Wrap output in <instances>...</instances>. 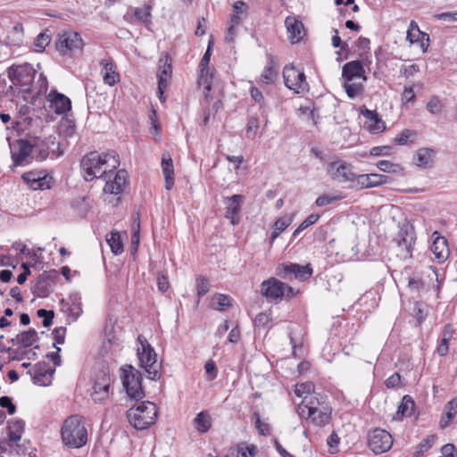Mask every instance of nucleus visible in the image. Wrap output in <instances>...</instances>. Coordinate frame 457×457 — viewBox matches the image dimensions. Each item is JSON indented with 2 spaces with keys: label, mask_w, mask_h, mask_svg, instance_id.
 <instances>
[{
  "label": "nucleus",
  "mask_w": 457,
  "mask_h": 457,
  "mask_svg": "<svg viewBox=\"0 0 457 457\" xmlns=\"http://www.w3.org/2000/svg\"><path fill=\"white\" fill-rule=\"evenodd\" d=\"M195 287L197 291L198 300H200L204 295H205L209 292V279L202 275H199L195 279Z\"/></svg>",
  "instance_id": "49"
},
{
  "label": "nucleus",
  "mask_w": 457,
  "mask_h": 457,
  "mask_svg": "<svg viewBox=\"0 0 457 457\" xmlns=\"http://www.w3.org/2000/svg\"><path fill=\"white\" fill-rule=\"evenodd\" d=\"M157 413L155 403L142 401L130 407L126 412V417L132 427L137 430H144L155 423Z\"/></svg>",
  "instance_id": "3"
},
{
  "label": "nucleus",
  "mask_w": 457,
  "mask_h": 457,
  "mask_svg": "<svg viewBox=\"0 0 457 457\" xmlns=\"http://www.w3.org/2000/svg\"><path fill=\"white\" fill-rule=\"evenodd\" d=\"M391 179L388 176L370 173L358 175L356 183L353 185V187L356 190H361L366 188H372L382 186L388 183Z\"/></svg>",
  "instance_id": "18"
},
{
  "label": "nucleus",
  "mask_w": 457,
  "mask_h": 457,
  "mask_svg": "<svg viewBox=\"0 0 457 457\" xmlns=\"http://www.w3.org/2000/svg\"><path fill=\"white\" fill-rule=\"evenodd\" d=\"M425 287V283L422 278L419 275H414L413 277L409 278L408 280V287L411 291L420 292Z\"/></svg>",
  "instance_id": "62"
},
{
  "label": "nucleus",
  "mask_w": 457,
  "mask_h": 457,
  "mask_svg": "<svg viewBox=\"0 0 457 457\" xmlns=\"http://www.w3.org/2000/svg\"><path fill=\"white\" fill-rule=\"evenodd\" d=\"M105 181L104 187V192L105 194L120 195L129 183L128 171L124 169L119 170L115 173L113 179L110 178L105 179Z\"/></svg>",
  "instance_id": "17"
},
{
  "label": "nucleus",
  "mask_w": 457,
  "mask_h": 457,
  "mask_svg": "<svg viewBox=\"0 0 457 457\" xmlns=\"http://www.w3.org/2000/svg\"><path fill=\"white\" fill-rule=\"evenodd\" d=\"M436 439V435H428L427 437L423 438L420 441V443L416 446V450L413 453L412 457H422L424 453L428 452L429 449L432 448Z\"/></svg>",
  "instance_id": "44"
},
{
  "label": "nucleus",
  "mask_w": 457,
  "mask_h": 457,
  "mask_svg": "<svg viewBox=\"0 0 457 457\" xmlns=\"http://www.w3.org/2000/svg\"><path fill=\"white\" fill-rule=\"evenodd\" d=\"M341 199H342L341 196H335V195H332L329 194H323L316 199L315 204L318 207H323V206L329 205V204H331L337 201H339Z\"/></svg>",
  "instance_id": "58"
},
{
  "label": "nucleus",
  "mask_w": 457,
  "mask_h": 457,
  "mask_svg": "<svg viewBox=\"0 0 457 457\" xmlns=\"http://www.w3.org/2000/svg\"><path fill=\"white\" fill-rule=\"evenodd\" d=\"M111 378L109 370L102 369L96 374L91 397L95 403H102L109 396Z\"/></svg>",
  "instance_id": "12"
},
{
  "label": "nucleus",
  "mask_w": 457,
  "mask_h": 457,
  "mask_svg": "<svg viewBox=\"0 0 457 457\" xmlns=\"http://www.w3.org/2000/svg\"><path fill=\"white\" fill-rule=\"evenodd\" d=\"M345 91L351 99L361 95L364 92V86L361 83H347L344 84Z\"/></svg>",
  "instance_id": "48"
},
{
  "label": "nucleus",
  "mask_w": 457,
  "mask_h": 457,
  "mask_svg": "<svg viewBox=\"0 0 457 457\" xmlns=\"http://www.w3.org/2000/svg\"><path fill=\"white\" fill-rule=\"evenodd\" d=\"M55 372V369H52L45 361L38 362L34 365L33 372L27 371V374L31 376L32 381L37 386H48L51 384V377Z\"/></svg>",
  "instance_id": "20"
},
{
  "label": "nucleus",
  "mask_w": 457,
  "mask_h": 457,
  "mask_svg": "<svg viewBox=\"0 0 457 457\" xmlns=\"http://www.w3.org/2000/svg\"><path fill=\"white\" fill-rule=\"evenodd\" d=\"M415 135L416 133L414 131L405 129L394 138V143L398 145H404L408 143L409 139Z\"/></svg>",
  "instance_id": "60"
},
{
  "label": "nucleus",
  "mask_w": 457,
  "mask_h": 457,
  "mask_svg": "<svg viewBox=\"0 0 457 457\" xmlns=\"http://www.w3.org/2000/svg\"><path fill=\"white\" fill-rule=\"evenodd\" d=\"M23 181L33 190H45L52 187L53 177L44 170H32L21 176Z\"/></svg>",
  "instance_id": "14"
},
{
  "label": "nucleus",
  "mask_w": 457,
  "mask_h": 457,
  "mask_svg": "<svg viewBox=\"0 0 457 457\" xmlns=\"http://www.w3.org/2000/svg\"><path fill=\"white\" fill-rule=\"evenodd\" d=\"M378 169L383 172L398 173L403 171V167L400 164L393 163L387 160H380L376 163Z\"/></svg>",
  "instance_id": "47"
},
{
  "label": "nucleus",
  "mask_w": 457,
  "mask_h": 457,
  "mask_svg": "<svg viewBox=\"0 0 457 457\" xmlns=\"http://www.w3.org/2000/svg\"><path fill=\"white\" fill-rule=\"evenodd\" d=\"M244 199L245 197L242 195H233L226 198L227 206L225 217L230 220L232 225L239 223V212Z\"/></svg>",
  "instance_id": "25"
},
{
  "label": "nucleus",
  "mask_w": 457,
  "mask_h": 457,
  "mask_svg": "<svg viewBox=\"0 0 457 457\" xmlns=\"http://www.w3.org/2000/svg\"><path fill=\"white\" fill-rule=\"evenodd\" d=\"M444 411H445V416L449 420H453L455 415L457 414V399L453 398L450 400L445 405Z\"/></svg>",
  "instance_id": "64"
},
{
  "label": "nucleus",
  "mask_w": 457,
  "mask_h": 457,
  "mask_svg": "<svg viewBox=\"0 0 457 457\" xmlns=\"http://www.w3.org/2000/svg\"><path fill=\"white\" fill-rule=\"evenodd\" d=\"M103 169H101V179L104 180L112 178V172L120 166V157L115 151H109L100 154Z\"/></svg>",
  "instance_id": "24"
},
{
  "label": "nucleus",
  "mask_w": 457,
  "mask_h": 457,
  "mask_svg": "<svg viewBox=\"0 0 457 457\" xmlns=\"http://www.w3.org/2000/svg\"><path fill=\"white\" fill-rule=\"evenodd\" d=\"M431 251L439 263H444L450 256V248L447 239L441 236L438 231L432 233Z\"/></svg>",
  "instance_id": "22"
},
{
  "label": "nucleus",
  "mask_w": 457,
  "mask_h": 457,
  "mask_svg": "<svg viewBox=\"0 0 457 457\" xmlns=\"http://www.w3.org/2000/svg\"><path fill=\"white\" fill-rule=\"evenodd\" d=\"M39 318H43L42 325L45 328H49L53 324L54 312L53 310L39 309L37 312Z\"/></svg>",
  "instance_id": "57"
},
{
  "label": "nucleus",
  "mask_w": 457,
  "mask_h": 457,
  "mask_svg": "<svg viewBox=\"0 0 457 457\" xmlns=\"http://www.w3.org/2000/svg\"><path fill=\"white\" fill-rule=\"evenodd\" d=\"M392 445V436L386 430L378 428L369 432L368 446L375 454L389 451Z\"/></svg>",
  "instance_id": "9"
},
{
  "label": "nucleus",
  "mask_w": 457,
  "mask_h": 457,
  "mask_svg": "<svg viewBox=\"0 0 457 457\" xmlns=\"http://www.w3.org/2000/svg\"><path fill=\"white\" fill-rule=\"evenodd\" d=\"M122 372V385L128 395L137 401L145 397V391L142 386L143 375L132 365H126L120 369Z\"/></svg>",
  "instance_id": "5"
},
{
  "label": "nucleus",
  "mask_w": 457,
  "mask_h": 457,
  "mask_svg": "<svg viewBox=\"0 0 457 457\" xmlns=\"http://www.w3.org/2000/svg\"><path fill=\"white\" fill-rule=\"evenodd\" d=\"M313 394L314 395H311L309 398L307 396H304V399L303 401V406L298 407V412L300 415H303V413L305 412V409H307L308 412H311L312 411V407L318 409L323 404H328L327 401L328 396L326 395L315 393Z\"/></svg>",
  "instance_id": "32"
},
{
  "label": "nucleus",
  "mask_w": 457,
  "mask_h": 457,
  "mask_svg": "<svg viewBox=\"0 0 457 457\" xmlns=\"http://www.w3.org/2000/svg\"><path fill=\"white\" fill-rule=\"evenodd\" d=\"M420 34L421 31L420 30L418 23L415 21H411L407 30L406 39L411 44L418 43L420 41Z\"/></svg>",
  "instance_id": "50"
},
{
  "label": "nucleus",
  "mask_w": 457,
  "mask_h": 457,
  "mask_svg": "<svg viewBox=\"0 0 457 457\" xmlns=\"http://www.w3.org/2000/svg\"><path fill=\"white\" fill-rule=\"evenodd\" d=\"M100 154L96 151L87 153L80 161V169L83 178L87 181H92L95 179H101V169L103 162H101Z\"/></svg>",
  "instance_id": "10"
},
{
  "label": "nucleus",
  "mask_w": 457,
  "mask_h": 457,
  "mask_svg": "<svg viewBox=\"0 0 457 457\" xmlns=\"http://www.w3.org/2000/svg\"><path fill=\"white\" fill-rule=\"evenodd\" d=\"M106 242L111 247V251L114 255H120L123 253L124 245L119 231L112 230L109 234H107Z\"/></svg>",
  "instance_id": "36"
},
{
  "label": "nucleus",
  "mask_w": 457,
  "mask_h": 457,
  "mask_svg": "<svg viewBox=\"0 0 457 457\" xmlns=\"http://www.w3.org/2000/svg\"><path fill=\"white\" fill-rule=\"evenodd\" d=\"M285 25L289 34L288 38L292 44L301 41L303 38L302 32L303 30V24L295 17L287 16L285 20Z\"/></svg>",
  "instance_id": "30"
},
{
  "label": "nucleus",
  "mask_w": 457,
  "mask_h": 457,
  "mask_svg": "<svg viewBox=\"0 0 457 457\" xmlns=\"http://www.w3.org/2000/svg\"><path fill=\"white\" fill-rule=\"evenodd\" d=\"M293 221V216H283L278 218L273 224V228L283 232Z\"/></svg>",
  "instance_id": "63"
},
{
  "label": "nucleus",
  "mask_w": 457,
  "mask_h": 457,
  "mask_svg": "<svg viewBox=\"0 0 457 457\" xmlns=\"http://www.w3.org/2000/svg\"><path fill=\"white\" fill-rule=\"evenodd\" d=\"M436 151L429 147H422L417 151L416 164L420 168H431L434 164Z\"/></svg>",
  "instance_id": "35"
},
{
  "label": "nucleus",
  "mask_w": 457,
  "mask_h": 457,
  "mask_svg": "<svg viewBox=\"0 0 457 457\" xmlns=\"http://www.w3.org/2000/svg\"><path fill=\"white\" fill-rule=\"evenodd\" d=\"M394 241L397 245V256L402 260L411 259L412 257L413 245L416 237L406 229H401Z\"/></svg>",
  "instance_id": "13"
},
{
  "label": "nucleus",
  "mask_w": 457,
  "mask_h": 457,
  "mask_svg": "<svg viewBox=\"0 0 457 457\" xmlns=\"http://www.w3.org/2000/svg\"><path fill=\"white\" fill-rule=\"evenodd\" d=\"M332 408L328 404H323L318 409L312 407L311 412H307L308 418L311 421L318 427H324L330 422Z\"/></svg>",
  "instance_id": "28"
},
{
  "label": "nucleus",
  "mask_w": 457,
  "mask_h": 457,
  "mask_svg": "<svg viewBox=\"0 0 457 457\" xmlns=\"http://www.w3.org/2000/svg\"><path fill=\"white\" fill-rule=\"evenodd\" d=\"M100 65L102 68V74L104 82L109 86H114L119 81V73L116 72V66L112 61L101 60Z\"/></svg>",
  "instance_id": "33"
},
{
  "label": "nucleus",
  "mask_w": 457,
  "mask_h": 457,
  "mask_svg": "<svg viewBox=\"0 0 457 457\" xmlns=\"http://www.w3.org/2000/svg\"><path fill=\"white\" fill-rule=\"evenodd\" d=\"M247 4L244 1H236L232 5L233 13L229 17L230 23L239 25L242 22L241 15H247Z\"/></svg>",
  "instance_id": "40"
},
{
  "label": "nucleus",
  "mask_w": 457,
  "mask_h": 457,
  "mask_svg": "<svg viewBox=\"0 0 457 457\" xmlns=\"http://www.w3.org/2000/svg\"><path fill=\"white\" fill-rule=\"evenodd\" d=\"M137 355L140 362V367L145 370L147 378L157 381L161 378V365L157 364V354L154 347L148 343L146 337L140 334L137 337Z\"/></svg>",
  "instance_id": "4"
},
{
  "label": "nucleus",
  "mask_w": 457,
  "mask_h": 457,
  "mask_svg": "<svg viewBox=\"0 0 457 457\" xmlns=\"http://www.w3.org/2000/svg\"><path fill=\"white\" fill-rule=\"evenodd\" d=\"M57 271L52 270L49 272L44 271L40 274L32 287V293L40 298L47 297L50 294L51 281L55 278Z\"/></svg>",
  "instance_id": "23"
},
{
  "label": "nucleus",
  "mask_w": 457,
  "mask_h": 457,
  "mask_svg": "<svg viewBox=\"0 0 457 457\" xmlns=\"http://www.w3.org/2000/svg\"><path fill=\"white\" fill-rule=\"evenodd\" d=\"M313 270L310 263L301 265L294 262H283L276 268V275L281 279L304 282L311 278Z\"/></svg>",
  "instance_id": "6"
},
{
  "label": "nucleus",
  "mask_w": 457,
  "mask_h": 457,
  "mask_svg": "<svg viewBox=\"0 0 457 457\" xmlns=\"http://www.w3.org/2000/svg\"><path fill=\"white\" fill-rule=\"evenodd\" d=\"M12 160L15 166L22 165L23 162L30 156L33 149H37V146L32 145L29 141L25 139H17L12 143H9Z\"/></svg>",
  "instance_id": "16"
},
{
  "label": "nucleus",
  "mask_w": 457,
  "mask_h": 457,
  "mask_svg": "<svg viewBox=\"0 0 457 457\" xmlns=\"http://www.w3.org/2000/svg\"><path fill=\"white\" fill-rule=\"evenodd\" d=\"M51 41L50 36L45 32L40 33L34 41L35 50L43 52Z\"/></svg>",
  "instance_id": "54"
},
{
  "label": "nucleus",
  "mask_w": 457,
  "mask_h": 457,
  "mask_svg": "<svg viewBox=\"0 0 457 457\" xmlns=\"http://www.w3.org/2000/svg\"><path fill=\"white\" fill-rule=\"evenodd\" d=\"M278 78V71L273 66L272 61H270L264 68V71L261 76V81L264 84L270 85L275 82Z\"/></svg>",
  "instance_id": "45"
},
{
  "label": "nucleus",
  "mask_w": 457,
  "mask_h": 457,
  "mask_svg": "<svg viewBox=\"0 0 457 457\" xmlns=\"http://www.w3.org/2000/svg\"><path fill=\"white\" fill-rule=\"evenodd\" d=\"M283 79L285 86L299 94L309 91V84L303 70H300L294 64H287L283 69Z\"/></svg>",
  "instance_id": "7"
},
{
  "label": "nucleus",
  "mask_w": 457,
  "mask_h": 457,
  "mask_svg": "<svg viewBox=\"0 0 457 457\" xmlns=\"http://www.w3.org/2000/svg\"><path fill=\"white\" fill-rule=\"evenodd\" d=\"M37 91L35 96H32V100L38 97L39 96L45 95L48 89V81L46 77L43 74H39V78L37 82Z\"/></svg>",
  "instance_id": "61"
},
{
  "label": "nucleus",
  "mask_w": 457,
  "mask_h": 457,
  "mask_svg": "<svg viewBox=\"0 0 457 457\" xmlns=\"http://www.w3.org/2000/svg\"><path fill=\"white\" fill-rule=\"evenodd\" d=\"M162 170L165 179V188L170 190L175 183L174 166L171 156L169 153H164L162 158Z\"/></svg>",
  "instance_id": "31"
},
{
  "label": "nucleus",
  "mask_w": 457,
  "mask_h": 457,
  "mask_svg": "<svg viewBox=\"0 0 457 457\" xmlns=\"http://www.w3.org/2000/svg\"><path fill=\"white\" fill-rule=\"evenodd\" d=\"M415 402L409 395H405L398 406L396 415L400 418H408L413 414Z\"/></svg>",
  "instance_id": "39"
},
{
  "label": "nucleus",
  "mask_w": 457,
  "mask_h": 457,
  "mask_svg": "<svg viewBox=\"0 0 457 457\" xmlns=\"http://www.w3.org/2000/svg\"><path fill=\"white\" fill-rule=\"evenodd\" d=\"M427 110L432 114H439L443 110V104L438 96H433L428 102Z\"/></svg>",
  "instance_id": "59"
},
{
  "label": "nucleus",
  "mask_w": 457,
  "mask_h": 457,
  "mask_svg": "<svg viewBox=\"0 0 457 457\" xmlns=\"http://www.w3.org/2000/svg\"><path fill=\"white\" fill-rule=\"evenodd\" d=\"M59 133L65 138L72 137L76 133L75 121L68 118H62L59 124Z\"/></svg>",
  "instance_id": "43"
},
{
  "label": "nucleus",
  "mask_w": 457,
  "mask_h": 457,
  "mask_svg": "<svg viewBox=\"0 0 457 457\" xmlns=\"http://www.w3.org/2000/svg\"><path fill=\"white\" fill-rule=\"evenodd\" d=\"M25 422L23 420H11L6 428L7 436L10 442H19L24 431Z\"/></svg>",
  "instance_id": "34"
},
{
  "label": "nucleus",
  "mask_w": 457,
  "mask_h": 457,
  "mask_svg": "<svg viewBox=\"0 0 457 457\" xmlns=\"http://www.w3.org/2000/svg\"><path fill=\"white\" fill-rule=\"evenodd\" d=\"M258 128H259L258 117L257 116H250L248 118L247 125H246V137L248 138L253 139Z\"/></svg>",
  "instance_id": "56"
},
{
  "label": "nucleus",
  "mask_w": 457,
  "mask_h": 457,
  "mask_svg": "<svg viewBox=\"0 0 457 457\" xmlns=\"http://www.w3.org/2000/svg\"><path fill=\"white\" fill-rule=\"evenodd\" d=\"M195 428L201 434L209 431L212 427V417L207 411L199 412L193 420Z\"/></svg>",
  "instance_id": "37"
},
{
  "label": "nucleus",
  "mask_w": 457,
  "mask_h": 457,
  "mask_svg": "<svg viewBox=\"0 0 457 457\" xmlns=\"http://www.w3.org/2000/svg\"><path fill=\"white\" fill-rule=\"evenodd\" d=\"M328 172L332 179L339 183H356L358 174L353 170V165L345 162H331L328 164Z\"/></svg>",
  "instance_id": "11"
},
{
  "label": "nucleus",
  "mask_w": 457,
  "mask_h": 457,
  "mask_svg": "<svg viewBox=\"0 0 457 457\" xmlns=\"http://www.w3.org/2000/svg\"><path fill=\"white\" fill-rule=\"evenodd\" d=\"M212 307L217 311H224L231 306L230 297L223 294H216L213 297Z\"/></svg>",
  "instance_id": "46"
},
{
  "label": "nucleus",
  "mask_w": 457,
  "mask_h": 457,
  "mask_svg": "<svg viewBox=\"0 0 457 457\" xmlns=\"http://www.w3.org/2000/svg\"><path fill=\"white\" fill-rule=\"evenodd\" d=\"M152 6L150 4H144L142 7H136L134 10V17L142 22L145 28L150 29L152 25Z\"/></svg>",
  "instance_id": "41"
},
{
  "label": "nucleus",
  "mask_w": 457,
  "mask_h": 457,
  "mask_svg": "<svg viewBox=\"0 0 457 457\" xmlns=\"http://www.w3.org/2000/svg\"><path fill=\"white\" fill-rule=\"evenodd\" d=\"M39 340L37 332L34 328L19 333L16 336L17 345L24 348L30 347L35 342Z\"/></svg>",
  "instance_id": "38"
},
{
  "label": "nucleus",
  "mask_w": 457,
  "mask_h": 457,
  "mask_svg": "<svg viewBox=\"0 0 457 457\" xmlns=\"http://www.w3.org/2000/svg\"><path fill=\"white\" fill-rule=\"evenodd\" d=\"M70 315L77 320L80 314L82 313V304L80 302V297L78 294H75L71 296V304L69 308Z\"/></svg>",
  "instance_id": "51"
},
{
  "label": "nucleus",
  "mask_w": 457,
  "mask_h": 457,
  "mask_svg": "<svg viewBox=\"0 0 457 457\" xmlns=\"http://www.w3.org/2000/svg\"><path fill=\"white\" fill-rule=\"evenodd\" d=\"M8 78L12 82L10 91L12 95L20 93L29 94L31 92L34 79L37 71L28 62L12 65L7 69Z\"/></svg>",
  "instance_id": "1"
},
{
  "label": "nucleus",
  "mask_w": 457,
  "mask_h": 457,
  "mask_svg": "<svg viewBox=\"0 0 457 457\" xmlns=\"http://www.w3.org/2000/svg\"><path fill=\"white\" fill-rule=\"evenodd\" d=\"M360 112L367 119L364 127L370 133L378 134L385 129V122L376 111H371L362 106L360 108Z\"/></svg>",
  "instance_id": "27"
},
{
  "label": "nucleus",
  "mask_w": 457,
  "mask_h": 457,
  "mask_svg": "<svg viewBox=\"0 0 457 457\" xmlns=\"http://www.w3.org/2000/svg\"><path fill=\"white\" fill-rule=\"evenodd\" d=\"M172 65L171 57L166 54L164 58L159 60L158 78V93L159 98L162 101L164 88L168 86V81L171 78Z\"/></svg>",
  "instance_id": "19"
},
{
  "label": "nucleus",
  "mask_w": 457,
  "mask_h": 457,
  "mask_svg": "<svg viewBox=\"0 0 457 457\" xmlns=\"http://www.w3.org/2000/svg\"><path fill=\"white\" fill-rule=\"evenodd\" d=\"M314 390L315 385L312 382L308 381L300 385H296L295 394L298 397H303L304 394L312 395L315 393Z\"/></svg>",
  "instance_id": "55"
},
{
  "label": "nucleus",
  "mask_w": 457,
  "mask_h": 457,
  "mask_svg": "<svg viewBox=\"0 0 457 457\" xmlns=\"http://www.w3.org/2000/svg\"><path fill=\"white\" fill-rule=\"evenodd\" d=\"M62 440L69 448H80L87 442V430L79 415L68 417L61 429Z\"/></svg>",
  "instance_id": "2"
},
{
  "label": "nucleus",
  "mask_w": 457,
  "mask_h": 457,
  "mask_svg": "<svg viewBox=\"0 0 457 457\" xmlns=\"http://www.w3.org/2000/svg\"><path fill=\"white\" fill-rule=\"evenodd\" d=\"M49 108L56 114H63L71 109V101L65 95L52 89L46 96Z\"/></svg>",
  "instance_id": "21"
},
{
  "label": "nucleus",
  "mask_w": 457,
  "mask_h": 457,
  "mask_svg": "<svg viewBox=\"0 0 457 457\" xmlns=\"http://www.w3.org/2000/svg\"><path fill=\"white\" fill-rule=\"evenodd\" d=\"M412 315L416 319L417 325L421 326L428 315V305L422 301L414 303Z\"/></svg>",
  "instance_id": "42"
},
{
  "label": "nucleus",
  "mask_w": 457,
  "mask_h": 457,
  "mask_svg": "<svg viewBox=\"0 0 457 457\" xmlns=\"http://www.w3.org/2000/svg\"><path fill=\"white\" fill-rule=\"evenodd\" d=\"M37 149H33L32 154H35V158L37 161H44L49 155V142L43 141L40 145L34 144Z\"/></svg>",
  "instance_id": "52"
},
{
  "label": "nucleus",
  "mask_w": 457,
  "mask_h": 457,
  "mask_svg": "<svg viewBox=\"0 0 457 457\" xmlns=\"http://www.w3.org/2000/svg\"><path fill=\"white\" fill-rule=\"evenodd\" d=\"M284 282L276 278H270L261 285L262 295L270 303H278L283 300Z\"/></svg>",
  "instance_id": "15"
},
{
  "label": "nucleus",
  "mask_w": 457,
  "mask_h": 457,
  "mask_svg": "<svg viewBox=\"0 0 457 457\" xmlns=\"http://www.w3.org/2000/svg\"><path fill=\"white\" fill-rule=\"evenodd\" d=\"M254 418L255 428L258 430V433L262 436H268L270 433V426L268 423L262 422L261 420V416L258 411H254L253 414Z\"/></svg>",
  "instance_id": "53"
},
{
  "label": "nucleus",
  "mask_w": 457,
  "mask_h": 457,
  "mask_svg": "<svg viewBox=\"0 0 457 457\" xmlns=\"http://www.w3.org/2000/svg\"><path fill=\"white\" fill-rule=\"evenodd\" d=\"M342 78L347 82H350L356 78L362 79L366 81L367 76L365 75L362 62L360 60H354L345 63L342 68Z\"/></svg>",
  "instance_id": "26"
},
{
  "label": "nucleus",
  "mask_w": 457,
  "mask_h": 457,
  "mask_svg": "<svg viewBox=\"0 0 457 457\" xmlns=\"http://www.w3.org/2000/svg\"><path fill=\"white\" fill-rule=\"evenodd\" d=\"M83 45L80 35L71 30L59 33L55 42L56 50L62 56L71 54L76 50H81Z\"/></svg>",
  "instance_id": "8"
},
{
  "label": "nucleus",
  "mask_w": 457,
  "mask_h": 457,
  "mask_svg": "<svg viewBox=\"0 0 457 457\" xmlns=\"http://www.w3.org/2000/svg\"><path fill=\"white\" fill-rule=\"evenodd\" d=\"M212 40H209L207 49L203 55L199 67H200V79L204 80V88L211 89L212 74L210 73L209 63L212 55Z\"/></svg>",
  "instance_id": "29"
}]
</instances>
